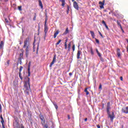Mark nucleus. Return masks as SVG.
Here are the masks:
<instances>
[{
  "instance_id": "f03ea898",
  "label": "nucleus",
  "mask_w": 128,
  "mask_h": 128,
  "mask_svg": "<svg viewBox=\"0 0 128 128\" xmlns=\"http://www.w3.org/2000/svg\"><path fill=\"white\" fill-rule=\"evenodd\" d=\"M28 81H26L24 88H25L24 92L28 96L30 94V78L27 77Z\"/></svg>"
},
{
  "instance_id": "39448f33",
  "label": "nucleus",
  "mask_w": 128,
  "mask_h": 128,
  "mask_svg": "<svg viewBox=\"0 0 128 128\" xmlns=\"http://www.w3.org/2000/svg\"><path fill=\"white\" fill-rule=\"evenodd\" d=\"M40 118L41 120V124L42 126L46 124V120H44V115L40 114Z\"/></svg>"
},
{
  "instance_id": "a19ab883",
  "label": "nucleus",
  "mask_w": 128,
  "mask_h": 128,
  "mask_svg": "<svg viewBox=\"0 0 128 128\" xmlns=\"http://www.w3.org/2000/svg\"><path fill=\"white\" fill-rule=\"evenodd\" d=\"M98 56L100 57V58H101L102 57V55L100 54V53H98Z\"/></svg>"
},
{
  "instance_id": "5fc2aeb1",
  "label": "nucleus",
  "mask_w": 128,
  "mask_h": 128,
  "mask_svg": "<svg viewBox=\"0 0 128 128\" xmlns=\"http://www.w3.org/2000/svg\"><path fill=\"white\" fill-rule=\"evenodd\" d=\"M68 10H70V6H68Z\"/></svg>"
},
{
  "instance_id": "a18cd8bd",
  "label": "nucleus",
  "mask_w": 128,
  "mask_h": 128,
  "mask_svg": "<svg viewBox=\"0 0 128 128\" xmlns=\"http://www.w3.org/2000/svg\"><path fill=\"white\" fill-rule=\"evenodd\" d=\"M44 128H48V126L46 124H45V125L44 126Z\"/></svg>"
},
{
  "instance_id": "aec40b11",
  "label": "nucleus",
  "mask_w": 128,
  "mask_h": 128,
  "mask_svg": "<svg viewBox=\"0 0 128 128\" xmlns=\"http://www.w3.org/2000/svg\"><path fill=\"white\" fill-rule=\"evenodd\" d=\"M68 32H70V31L68 30V28H66L65 32L63 34L64 36H66V34H68Z\"/></svg>"
},
{
  "instance_id": "8fccbe9b",
  "label": "nucleus",
  "mask_w": 128,
  "mask_h": 128,
  "mask_svg": "<svg viewBox=\"0 0 128 128\" xmlns=\"http://www.w3.org/2000/svg\"><path fill=\"white\" fill-rule=\"evenodd\" d=\"M96 52L97 54L100 53V52H98V49H96Z\"/></svg>"
},
{
  "instance_id": "4be33fe9",
  "label": "nucleus",
  "mask_w": 128,
  "mask_h": 128,
  "mask_svg": "<svg viewBox=\"0 0 128 128\" xmlns=\"http://www.w3.org/2000/svg\"><path fill=\"white\" fill-rule=\"evenodd\" d=\"M116 22H117L118 26H120V28L121 29V30H122V24H120V22H118V20H117Z\"/></svg>"
},
{
  "instance_id": "603ef678",
  "label": "nucleus",
  "mask_w": 128,
  "mask_h": 128,
  "mask_svg": "<svg viewBox=\"0 0 128 128\" xmlns=\"http://www.w3.org/2000/svg\"><path fill=\"white\" fill-rule=\"evenodd\" d=\"M97 128H100V125H97Z\"/></svg>"
},
{
  "instance_id": "09e8293b",
  "label": "nucleus",
  "mask_w": 128,
  "mask_h": 128,
  "mask_svg": "<svg viewBox=\"0 0 128 128\" xmlns=\"http://www.w3.org/2000/svg\"><path fill=\"white\" fill-rule=\"evenodd\" d=\"M102 108H104V104H102Z\"/></svg>"
},
{
  "instance_id": "79ce46f5",
  "label": "nucleus",
  "mask_w": 128,
  "mask_h": 128,
  "mask_svg": "<svg viewBox=\"0 0 128 128\" xmlns=\"http://www.w3.org/2000/svg\"><path fill=\"white\" fill-rule=\"evenodd\" d=\"M101 62H104V58L102 57H100Z\"/></svg>"
},
{
  "instance_id": "338daca9",
  "label": "nucleus",
  "mask_w": 128,
  "mask_h": 128,
  "mask_svg": "<svg viewBox=\"0 0 128 128\" xmlns=\"http://www.w3.org/2000/svg\"><path fill=\"white\" fill-rule=\"evenodd\" d=\"M109 14H110V12Z\"/></svg>"
},
{
  "instance_id": "e2e57ef3",
  "label": "nucleus",
  "mask_w": 128,
  "mask_h": 128,
  "mask_svg": "<svg viewBox=\"0 0 128 128\" xmlns=\"http://www.w3.org/2000/svg\"><path fill=\"white\" fill-rule=\"evenodd\" d=\"M122 32H124V29H122Z\"/></svg>"
},
{
  "instance_id": "e433bc0d",
  "label": "nucleus",
  "mask_w": 128,
  "mask_h": 128,
  "mask_svg": "<svg viewBox=\"0 0 128 128\" xmlns=\"http://www.w3.org/2000/svg\"><path fill=\"white\" fill-rule=\"evenodd\" d=\"M107 106H110V102H108Z\"/></svg>"
},
{
  "instance_id": "4468645a",
  "label": "nucleus",
  "mask_w": 128,
  "mask_h": 128,
  "mask_svg": "<svg viewBox=\"0 0 128 128\" xmlns=\"http://www.w3.org/2000/svg\"><path fill=\"white\" fill-rule=\"evenodd\" d=\"M48 26L45 24H44V30L45 34H46V32H48Z\"/></svg>"
},
{
  "instance_id": "6ab92c4d",
  "label": "nucleus",
  "mask_w": 128,
  "mask_h": 128,
  "mask_svg": "<svg viewBox=\"0 0 128 128\" xmlns=\"http://www.w3.org/2000/svg\"><path fill=\"white\" fill-rule=\"evenodd\" d=\"M102 24H103L106 30H108V25H106V22L104 20H103L102 21Z\"/></svg>"
},
{
  "instance_id": "9d476101",
  "label": "nucleus",
  "mask_w": 128,
  "mask_h": 128,
  "mask_svg": "<svg viewBox=\"0 0 128 128\" xmlns=\"http://www.w3.org/2000/svg\"><path fill=\"white\" fill-rule=\"evenodd\" d=\"M28 76H30V62L28 64Z\"/></svg>"
},
{
  "instance_id": "c756f323",
  "label": "nucleus",
  "mask_w": 128,
  "mask_h": 128,
  "mask_svg": "<svg viewBox=\"0 0 128 128\" xmlns=\"http://www.w3.org/2000/svg\"><path fill=\"white\" fill-rule=\"evenodd\" d=\"M72 50H73V52H74L76 50V46L74 44H73L72 46Z\"/></svg>"
},
{
  "instance_id": "1a4fd4ad",
  "label": "nucleus",
  "mask_w": 128,
  "mask_h": 128,
  "mask_svg": "<svg viewBox=\"0 0 128 128\" xmlns=\"http://www.w3.org/2000/svg\"><path fill=\"white\" fill-rule=\"evenodd\" d=\"M122 112L124 114H128V106H126L122 109Z\"/></svg>"
},
{
  "instance_id": "5701e85b",
  "label": "nucleus",
  "mask_w": 128,
  "mask_h": 128,
  "mask_svg": "<svg viewBox=\"0 0 128 128\" xmlns=\"http://www.w3.org/2000/svg\"><path fill=\"white\" fill-rule=\"evenodd\" d=\"M90 34L92 36V38H94V31H90Z\"/></svg>"
},
{
  "instance_id": "423d86ee",
  "label": "nucleus",
  "mask_w": 128,
  "mask_h": 128,
  "mask_svg": "<svg viewBox=\"0 0 128 128\" xmlns=\"http://www.w3.org/2000/svg\"><path fill=\"white\" fill-rule=\"evenodd\" d=\"M56 62V54L54 55L52 61L50 65V68H52V65L54 64V62Z\"/></svg>"
},
{
  "instance_id": "4d7b16f0",
  "label": "nucleus",
  "mask_w": 128,
  "mask_h": 128,
  "mask_svg": "<svg viewBox=\"0 0 128 128\" xmlns=\"http://www.w3.org/2000/svg\"><path fill=\"white\" fill-rule=\"evenodd\" d=\"M2 128H4V124H2Z\"/></svg>"
},
{
  "instance_id": "c85d7f7f",
  "label": "nucleus",
  "mask_w": 128,
  "mask_h": 128,
  "mask_svg": "<svg viewBox=\"0 0 128 128\" xmlns=\"http://www.w3.org/2000/svg\"><path fill=\"white\" fill-rule=\"evenodd\" d=\"M54 105L56 110H58V106L56 104H54Z\"/></svg>"
},
{
  "instance_id": "9b49d317",
  "label": "nucleus",
  "mask_w": 128,
  "mask_h": 128,
  "mask_svg": "<svg viewBox=\"0 0 128 128\" xmlns=\"http://www.w3.org/2000/svg\"><path fill=\"white\" fill-rule=\"evenodd\" d=\"M99 4H100V8H104V0H103V2H99Z\"/></svg>"
},
{
  "instance_id": "58836bf2",
  "label": "nucleus",
  "mask_w": 128,
  "mask_h": 128,
  "mask_svg": "<svg viewBox=\"0 0 128 128\" xmlns=\"http://www.w3.org/2000/svg\"><path fill=\"white\" fill-rule=\"evenodd\" d=\"M5 22H6L7 24L8 23V19L6 18H5Z\"/></svg>"
},
{
  "instance_id": "7ed1b4c3",
  "label": "nucleus",
  "mask_w": 128,
  "mask_h": 128,
  "mask_svg": "<svg viewBox=\"0 0 128 128\" xmlns=\"http://www.w3.org/2000/svg\"><path fill=\"white\" fill-rule=\"evenodd\" d=\"M110 106H106V112L108 116V118H110L111 122H114V118H116V116H114V112H112V114H110Z\"/></svg>"
},
{
  "instance_id": "7c9ffc66",
  "label": "nucleus",
  "mask_w": 128,
  "mask_h": 128,
  "mask_svg": "<svg viewBox=\"0 0 128 128\" xmlns=\"http://www.w3.org/2000/svg\"><path fill=\"white\" fill-rule=\"evenodd\" d=\"M36 20V13L34 14V18H33L34 20Z\"/></svg>"
},
{
  "instance_id": "69168bd1",
  "label": "nucleus",
  "mask_w": 128,
  "mask_h": 128,
  "mask_svg": "<svg viewBox=\"0 0 128 128\" xmlns=\"http://www.w3.org/2000/svg\"><path fill=\"white\" fill-rule=\"evenodd\" d=\"M72 2H74V0H72Z\"/></svg>"
},
{
  "instance_id": "ddd939ff",
  "label": "nucleus",
  "mask_w": 128,
  "mask_h": 128,
  "mask_svg": "<svg viewBox=\"0 0 128 128\" xmlns=\"http://www.w3.org/2000/svg\"><path fill=\"white\" fill-rule=\"evenodd\" d=\"M116 54H117L118 58H120V50L118 48H117Z\"/></svg>"
},
{
  "instance_id": "ea45409f",
  "label": "nucleus",
  "mask_w": 128,
  "mask_h": 128,
  "mask_svg": "<svg viewBox=\"0 0 128 128\" xmlns=\"http://www.w3.org/2000/svg\"><path fill=\"white\" fill-rule=\"evenodd\" d=\"M90 50H91V54H92V55H94V51L92 50V49L91 48Z\"/></svg>"
},
{
  "instance_id": "f8f14e48",
  "label": "nucleus",
  "mask_w": 128,
  "mask_h": 128,
  "mask_svg": "<svg viewBox=\"0 0 128 128\" xmlns=\"http://www.w3.org/2000/svg\"><path fill=\"white\" fill-rule=\"evenodd\" d=\"M22 53L20 54L19 58H24V49L20 50Z\"/></svg>"
},
{
  "instance_id": "c9c22d12",
  "label": "nucleus",
  "mask_w": 128,
  "mask_h": 128,
  "mask_svg": "<svg viewBox=\"0 0 128 128\" xmlns=\"http://www.w3.org/2000/svg\"><path fill=\"white\" fill-rule=\"evenodd\" d=\"M98 32L100 36H102V38H104V36H102V34L100 32L98 31Z\"/></svg>"
},
{
  "instance_id": "bf43d9fd",
  "label": "nucleus",
  "mask_w": 128,
  "mask_h": 128,
  "mask_svg": "<svg viewBox=\"0 0 128 128\" xmlns=\"http://www.w3.org/2000/svg\"><path fill=\"white\" fill-rule=\"evenodd\" d=\"M66 42H66H68V39L66 40V42Z\"/></svg>"
},
{
  "instance_id": "49530a36",
  "label": "nucleus",
  "mask_w": 128,
  "mask_h": 128,
  "mask_svg": "<svg viewBox=\"0 0 128 128\" xmlns=\"http://www.w3.org/2000/svg\"><path fill=\"white\" fill-rule=\"evenodd\" d=\"M68 120H70V115H68Z\"/></svg>"
},
{
  "instance_id": "3c124183",
  "label": "nucleus",
  "mask_w": 128,
  "mask_h": 128,
  "mask_svg": "<svg viewBox=\"0 0 128 128\" xmlns=\"http://www.w3.org/2000/svg\"><path fill=\"white\" fill-rule=\"evenodd\" d=\"M120 80H122V81L123 80H122V76L120 77Z\"/></svg>"
},
{
  "instance_id": "412c9836",
  "label": "nucleus",
  "mask_w": 128,
  "mask_h": 128,
  "mask_svg": "<svg viewBox=\"0 0 128 128\" xmlns=\"http://www.w3.org/2000/svg\"><path fill=\"white\" fill-rule=\"evenodd\" d=\"M39 6H40L41 8H44V6H42V0H38Z\"/></svg>"
},
{
  "instance_id": "393cba45",
  "label": "nucleus",
  "mask_w": 128,
  "mask_h": 128,
  "mask_svg": "<svg viewBox=\"0 0 128 128\" xmlns=\"http://www.w3.org/2000/svg\"><path fill=\"white\" fill-rule=\"evenodd\" d=\"M24 68V67L22 66H20V70H19V74H22V69Z\"/></svg>"
},
{
  "instance_id": "cd10ccee",
  "label": "nucleus",
  "mask_w": 128,
  "mask_h": 128,
  "mask_svg": "<svg viewBox=\"0 0 128 128\" xmlns=\"http://www.w3.org/2000/svg\"><path fill=\"white\" fill-rule=\"evenodd\" d=\"M19 78H20L21 80H22L24 78H22V73H19Z\"/></svg>"
},
{
  "instance_id": "b1692460",
  "label": "nucleus",
  "mask_w": 128,
  "mask_h": 128,
  "mask_svg": "<svg viewBox=\"0 0 128 128\" xmlns=\"http://www.w3.org/2000/svg\"><path fill=\"white\" fill-rule=\"evenodd\" d=\"M84 92L86 93V96H88V94H90V92L88 91V88H86Z\"/></svg>"
},
{
  "instance_id": "bb28decb",
  "label": "nucleus",
  "mask_w": 128,
  "mask_h": 128,
  "mask_svg": "<svg viewBox=\"0 0 128 128\" xmlns=\"http://www.w3.org/2000/svg\"><path fill=\"white\" fill-rule=\"evenodd\" d=\"M60 42H62V40H59L56 44V46H58V44H60Z\"/></svg>"
},
{
  "instance_id": "4c0bfd02",
  "label": "nucleus",
  "mask_w": 128,
  "mask_h": 128,
  "mask_svg": "<svg viewBox=\"0 0 128 128\" xmlns=\"http://www.w3.org/2000/svg\"><path fill=\"white\" fill-rule=\"evenodd\" d=\"M47 22H48V18H46V19H45V24H46Z\"/></svg>"
},
{
  "instance_id": "72a5a7b5",
  "label": "nucleus",
  "mask_w": 128,
  "mask_h": 128,
  "mask_svg": "<svg viewBox=\"0 0 128 128\" xmlns=\"http://www.w3.org/2000/svg\"><path fill=\"white\" fill-rule=\"evenodd\" d=\"M64 46L65 50H66V48H68V44H66V42H65Z\"/></svg>"
},
{
  "instance_id": "0eeeda50",
  "label": "nucleus",
  "mask_w": 128,
  "mask_h": 128,
  "mask_svg": "<svg viewBox=\"0 0 128 128\" xmlns=\"http://www.w3.org/2000/svg\"><path fill=\"white\" fill-rule=\"evenodd\" d=\"M73 6L76 10H78V8H79L78 4V2H76L74 1L73 2Z\"/></svg>"
},
{
  "instance_id": "dca6fc26",
  "label": "nucleus",
  "mask_w": 128,
  "mask_h": 128,
  "mask_svg": "<svg viewBox=\"0 0 128 128\" xmlns=\"http://www.w3.org/2000/svg\"><path fill=\"white\" fill-rule=\"evenodd\" d=\"M58 34H60V30H57L56 32L54 34V38H56V36H57Z\"/></svg>"
},
{
  "instance_id": "13d9d810",
  "label": "nucleus",
  "mask_w": 128,
  "mask_h": 128,
  "mask_svg": "<svg viewBox=\"0 0 128 128\" xmlns=\"http://www.w3.org/2000/svg\"><path fill=\"white\" fill-rule=\"evenodd\" d=\"M121 128H124V124L121 125Z\"/></svg>"
},
{
  "instance_id": "473e14b6",
  "label": "nucleus",
  "mask_w": 128,
  "mask_h": 128,
  "mask_svg": "<svg viewBox=\"0 0 128 128\" xmlns=\"http://www.w3.org/2000/svg\"><path fill=\"white\" fill-rule=\"evenodd\" d=\"M70 46H72V43L70 42L68 44V48H70Z\"/></svg>"
},
{
  "instance_id": "2f4dec72",
  "label": "nucleus",
  "mask_w": 128,
  "mask_h": 128,
  "mask_svg": "<svg viewBox=\"0 0 128 128\" xmlns=\"http://www.w3.org/2000/svg\"><path fill=\"white\" fill-rule=\"evenodd\" d=\"M95 40H96V44H100V40H98V39L95 38Z\"/></svg>"
},
{
  "instance_id": "de8ad7c7",
  "label": "nucleus",
  "mask_w": 128,
  "mask_h": 128,
  "mask_svg": "<svg viewBox=\"0 0 128 128\" xmlns=\"http://www.w3.org/2000/svg\"><path fill=\"white\" fill-rule=\"evenodd\" d=\"M69 76H72V72L69 73Z\"/></svg>"
},
{
  "instance_id": "2eb2a0df",
  "label": "nucleus",
  "mask_w": 128,
  "mask_h": 128,
  "mask_svg": "<svg viewBox=\"0 0 128 128\" xmlns=\"http://www.w3.org/2000/svg\"><path fill=\"white\" fill-rule=\"evenodd\" d=\"M4 44V41H1L0 43V50H2Z\"/></svg>"
},
{
  "instance_id": "6e6d98bb",
  "label": "nucleus",
  "mask_w": 128,
  "mask_h": 128,
  "mask_svg": "<svg viewBox=\"0 0 128 128\" xmlns=\"http://www.w3.org/2000/svg\"><path fill=\"white\" fill-rule=\"evenodd\" d=\"M21 128H24V125H22V126H21Z\"/></svg>"
},
{
  "instance_id": "f704fd0d",
  "label": "nucleus",
  "mask_w": 128,
  "mask_h": 128,
  "mask_svg": "<svg viewBox=\"0 0 128 128\" xmlns=\"http://www.w3.org/2000/svg\"><path fill=\"white\" fill-rule=\"evenodd\" d=\"M18 10L20 12L22 10V6H18Z\"/></svg>"
},
{
  "instance_id": "774afa93",
  "label": "nucleus",
  "mask_w": 128,
  "mask_h": 128,
  "mask_svg": "<svg viewBox=\"0 0 128 128\" xmlns=\"http://www.w3.org/2000/svg\"><path fill=\"white\" fill-rule=\"evenodd\" d=\"M14 86H16V85H14Z\"/></svg>"
},
{
  "instance_id": "6e6552de",
  "label": "nucleus",
  "mask_w": 128,
  "mask_h": 128,
  "mask_svg": "<svg viewBox=\"0 0 128 128\" xmlns=\"http://www.w3.org/2000/svg\"><path fill=\"white\" fill-rule=\"evenodd\" d=\"M82 54V52L80 50H78L76 54V58L78 60H80V54Z\"/></svg>"
},
{
  "instance_id": "a878e982",
  "label": "nucleus",
  "mask_w": 128,
  "mask_h": 128,
  "mask_svg": "<svg viewBox=\"0 0 128 128\" xmlns=\"http://www.w3.org/2000/svg\"><path fill=\"white\" fill-rule=\"evenodd\" d=\"M22 58H18V62L20 64H22Z\"/></svg>"
},
{
  "instance_id": "a211bd4d",
  "label": "nucleus",
  "mask_w": 128,
  "mask_h": 128,
  "mask_svg": "<svg viewBox=\"0 0 128 128\" xmlns=\"http://www.w3.org/2000/svg\"><path fill=\"white\" fill-rule=\"evenodd\" d=\"M61 2H62V6L63 8H64V6L66 5V0H60Z\"/></svg>"
},
{
  "instance_id": "f3484780",
  "label": "nucleus",
  "mask_w": 128,
  "mask_h": 128,
  "mask_svg": "<svg viewBox=\"0 0 128 128\" xmlns=\"http://www.w3.org/2000/svg\"><path fill=\"white\" fill-rule=\"evenodd\" d=\"M0 118H1V124H4V118L2 117V114L0 116Z\"/></svg>"
},
{
  "instance_id": "0e129e2a",
  "label": "nucleus",
  "mask_w": 128,
  "mask_h": 128,
  "mask_svg": "<svg viewBox=\"0 0 128 128\" xmlns=\"http://www.w3.org/2000/svg\"><path fill=\"white\" fill-rule=\"evenodd\" d=\"M22 44V42H20V44Z\"/></svg>"
},
{
  "instance_id": "052dcab7",
  "label": "nucleus",
  "mask_w": 128,
  "mask_h": 128,
  "mask_svg": "<svg viewBox=\"0 0 128 128\" xmlns=\"http://www.w3.org/2000/svg\"><path fill=\"white\" fill-rule=\"evenodd\" d=\"M68 52H70V48H68Z\"/></svg>"
},
{
  "instance_id": "680f3d73",
  "label": "nucleus",
  "mask_w": 128,
  "mask_h": 128,
  "mask_svg": "<svg viewBox=\"0 0 128 128\" xmlns=\"http://www.w3.org/2000/svg\"><path fill=\"white\" fill-rule=\"evenodd\" d=\"M4 0V2H8V0Z\"/></svg>"
},
{
  "instance_id": "20e7f679",
  "label": "nucleus",
  "mask_w": 128,
  "mask_h": 128,
  "mask_svg": "<svg viewBox=\"0 0 128 128\" xmlns=\"http://www.w3.org/2000/svg\"><path fill=\"white\" fill-rule=\"evenodd\" d=\"M14 120H15L13 124L14 126H16V128H20V124H18V117H14Z\"/></svg>"
},
{
  "instance_id": "864d4df0",
  "label": "nucleus",
  "mask_w": 128,
  "mask_h": 128,
  "mask_svg": "<svg viewBox=\"0 0 128 128\" xmlns=\"http://www.w3.org/2000/svg\"><path fill=\"white\" fill-rule=\"evenodd\" d=\"M88 121V118H86L84 119V122H87Z\"/></svg>"
},
{
  "instance_id": "37998d69",
  "label": "nucleus",
  "mask_w": 128,
  "mask_h": 128,
  "mask_svg": "<svg viewBox=\"0 0 128 128\" xmlns=\"http://www.w3.org/2000/svg\"><path fill=\"white\" fill-rule=\"evenodd\" d=\"M99 89H100V90H102V84H100Z\"/></svg>"
},
{
  "instance_id": "c03bdc74",
  "label": "nucleus",
  "mask_w": 128,
  "mask_h": 128,
  "mask_svg": "<svg viewBox=\"0 0 128 128\" xmlns=\"http://www.w3.org/2000/svg\"><path fill=\"white\" fill-rule=\"evenodd\" d=\"M0 112H2V104H0Z\"/></svg>"
},
{
  "instance_id": "f257e3e1",
  "label": "nucleus",
  "mask_w": 128,
  "mask_h": 128,
  "mask_svg": "<svg viewBox=\"0 0 128 128\" xmlns=\"http://www.w3.org/2000/svg\"><path fill=\"white\" fill-rule=\"evenodd\" d=\"M24 48H25L26 56H28L30 48V38H27L24 40Z\"/></svg>"
}]
</instances>
